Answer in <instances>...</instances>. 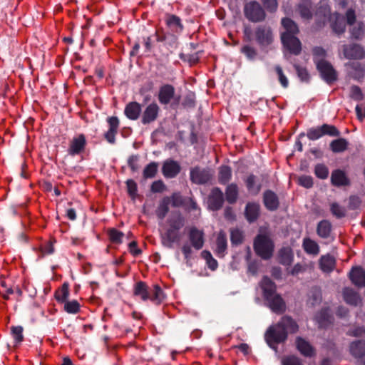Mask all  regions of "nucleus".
<instances>
[{
	"label": "nucleus",
	"mask_w": 365,
	"mask_h": 365,
	"mask_svg": "<svg viewBox=\"0 0 365 365\" xmlns=\"http://www.w3.org/2000/svg\"><path fill=\"white\" fill-rule=\"evenodd\" d=\"M298 330V325L289 317H284L275 325L270 327L265 333V340L269 346L283 342L288 334H293Z\"/></svg>",
	"instance_id": "f257e3e1"
},
{
	"label": "nucleus",
	"mask_w": 365,
	"mask_h": 365,
	"mask_svg": "<svg viewBox=\"0 0 365 365\" xmlns=\"http://www.w3.org/2000/svg\"><path fill=\"white\" fill-rule=\"evenodd\" d=\"M185 225V220L180 214L169 217L160 229V237L163 245L173 248L174 243H178L182 238L180 230Z\"/></svg>",
	"instance_id": "f03ea898"
},
{
	"label": "nucleus",
	"mask_w": 365,
	"mask_h": 365,
	"mask_svg": "<svg viewBox=\"0 0 365 365\" xmlns=\"http://www.w3.org/2000/svg\"><path fill=\"white\" fill-rule=\"evenodd\" d=\"M282 25L284 29L281 34L284 46L292 53L299 54L301 51V43L295 36L299 32L297 24L290 19L284 18L282 20Z\"/></svg>",
	"instance_id": "7ed1b4c3"
},
{
	"label": "nucleus",
	"mask_w": 365,
	"mask_h": 365,
	"mask_svg": "<svg viewBox=\"0 0 365 365\" xmlns=\"http://www.w3.org/2000/svg\"><path fill=\"white\" fill-rule=\"evenodd\" d=\"M316 16L322 20L323 24L326 21H329L331 27L336 34H342L345 31L346 24L343 16H339L337 13L331 14L329 6L324 1L321 2V6L316 12Z\"/></svg>",
	"instance_id": "20e7f679"
},
{
	"label": "nucleus",
	"mask_w": 365,
	"mask_h": 365,
	"mask_svg": "<svg viewBox=\"0 0 365 365\" xmlns=\"http://www.w3.org/2000/svg\"><path fill=\"white\" fill-rule=\"evenodd\" d=\"M254 248L257 255L264 259H268L272 256L274 244L269 236L259 234L255 237Z\"/></svg>",
	"instance_id": "39448f33"
},
{
	"label": "nucleus",
	"mask_w": 365,
	"mask_h": 365,
	"mask_svg": "<svg viewBox=\"0 0 365 365\" xmlns=\"http://www.w3.org/2000/svg\"><path fill=\"white\" fill-rule=\"evenodd\" d=\"M339 134V131L334 126L327 124H324L320 127L312 128L307 131V137L312 140H317L324 135L336 136Z\"/></svg>",
	"instance_id": "423d86ee"
},
{
	"label": "nucleus",
	"mask_w": 365,
	"mask_h": 365,
	"mask_svg": "<svg viewBox=\"0 0 365 365\" xmlns=\"http://www.w3.org/2000/svg\"><path fill=\"white\" fill-rule=\"evenodd\" d=\"M246 17L254 22L261 21L265 17V14L260 4L252 1L246 4L245 7Z\"/></svg>",
	"instance_id": "0eeeda50"
},
{
	"label": "nucleus",
	"mask_w": 365,
	"mask_h": 365,
	"mask_svg": "<svg viewBox=\"0 0 365 365\" xmlns=\"http://www.w3.org/2000/svg\"><path fill=\"white\" fill-rule=\"evenodd\" d=\"M255 35L257 43L263 47L270 45L274 39L270 27L267 26H258L255 31Z\"/></svg>",
	"instance_id": "6e6552de"
},
{
	"label": "nucleus",
	"mask_w": 365,
	"mask_h": 365,
	"mask_svg": "<svg viewBox=\"0 0 365 365\" xmlns=\"http://www.w3.org/2000/svg\"><path fill=\"white\" fill-rule=\"evenodd\" d=\"M86 145V136L83 134H78L71 140L68 153L72 156L79 155L84 151Z\"/></svg>",
	"instance_id": "1a4fd4ad"
},
{
	"label": "nucleus",
	"mask_w": 365,
	"mask_h": 365,
	"mask_svg": "<svg viewBox=\"0 0 365 365\" xmlns=\"http://www.w3.org/2000/svg\"><path fill=\"white\" fill-rule=\"evenodd\" d=\"M317 67L322 78L328 83L336 79V74L331 65L326 61H317Z\"/></svg>",
	"instance_id": "9d476101"
},
{
	"label": "nucleus",
	"mask_w": 365,
	"mask_h": 365,
	"mask_svg": "<svg viewBox=\"0 0 365 365\" xmlns=\"http://www.w3.org/2000/svg\"><path fill=\"white\" fill-rule=\"evenodd\" d=\"M212 176V174L207 169L195 167L190 170V180L196 184L206 183L211 179Z\"/></svg>",
	"instance_id": "9b49d317"
},
{
	"label": "nucleus",
	"mask_w": 365,
	"mask_h": 365,
	"mask_svg": "<svg viewBox=\"0 0 365 365\" xmlns=\"http://www.w3.org/2000/svg\"><path fill=\"white\" fill-rule=\"evenodd\" d=\"M343 53L345 58L349 59H362L365 56V51L358 44L343 46Z\"/></svg>",
	"instance_id": "f8f14e48"
},
{
	"label": "nucleus",
	"mask_w": 365,
	"mask_h": 365,
	"mask_svg": "<svg viewBox=\"0 0 365 365\" xmlns=\"http://www.w3.org/2000/svg\"><path fill=\"white\" fill-rule=\"evenodd\" d=\"M224 201L223 193L217 187L212 190L211 193L208 197V207L212 210H217L221 208Z\"/></svg>",
	"instance_id": "ddd939ff"
},
{
	"label": "nucleus",
	"mask_w": 365,
	"mask_h": 365,
	"mask_svg": "<svg viewBox=\"0 0 365 365\" xmlns=\"http://www.w3.org/2000/svg\"><path fill=\"white\" fill-rule=\"evenodd\" d=\"M189 240L193 248L199 250L204 245V232L196 227H191L189 231Z\"/></svg>",
	"instance_id": "4468645a"
},
{
	"label": "nucleus",
	"mask_w": 365,
	"mask_h": 365,
	"mask_svg": "<svg viewBox=\"0 0 365 365\" xmlns=\"http://www.w3.org/2000/svg\"><path fill=\"white\" fill-rule=\"evenodd\" d=\"M180 171V164L173 160H167L164 162L162 172L167 178H175Z\"/></svg>",
	"instance_id": "2eb2a0df"
},
{
	"label": "nucleus",
	"mask_w": 365,
	"mask_h": 365,
	"mask_svg": "<svg viewBox=\"0 0 365 365\" xmlns=\"http://www.w3.org/2000/svg\"><path fill=\"white\" fill-rule=\"evenodd\" d=\"M159 110V106L155 103L149 104L143 113L142 123L147 124L154 121L158 117Z\"/></svg>",
	"instance_id": "dca6fc26"
},
{
	"label": "nucleus",
	"mask_w": 365,
	"mask_h": 365,
	"mask_svg": "<svg viewBox=\"0 0 365 365\" xmlns=\"http://www.w3.org/2000/svg\"><path fill=\"white\" fill-rule=\"evenodd\" d=\"M349 278L356 286L359 287L365 286V271L361 267H354L349 273Z\"/></svg>",
	"instance_id": "f3484780"
},
{
	"label": "nucleus",
	"mask_w": 365,
	"mask_h": 365,
	"mask_svg": "<svg viewBox=\"0 0 365 365\" xmlns=\"http://www.w3.org/2000/svg\"><path fill=\"white\" fill-rule=\"evenodd\" d=\"M175 94V88L173 86L166 84L160 87L158 94V100L161 104H168L170 102Z\"/></svg>",
	"instance_id": "a211bd4d"
},
{
	"label": "nucleus",
	"mask_w": 365,
	"mask_h": 365,
	"mask_svg": "<svg viewBox=\"0 0 365 365\" xmlns=\"http://www.w3.org/2000/svg\"><path fill=\"white\" fill-rule=\"evenodd\" d=\"M331 182L333 185L337 187L346 186L350 183L346 173L341 170H335L331 173Z\"/></svg>",
	"instance_id": "6ab92c4d"
},
{
	"label": "nucleus",
	"mask_w": 365,
	"mask_h": 365,
	"mask_svg": "<svg viewBox=\"0 0 365 365\" xmlns=\"http://www.w3.org/2000/svg\"><path fill=\"white\" fill-rule=\"evenodd\" d=\"M265 299L268 302L269 307L273 312L281 313L284 310V302L279 294L275 293L270 298H265Z\"/></svg>",
	"instance_id": "aec40b11"
},
{
	"label": "nucleus",
	"mask_w": 365,
	"mask_h": 365,
	"mask_svg": "<svg viewBox=\"0 0 365 365\" xmlns=\"http://www.w3.org/2000/svg\"><path fill=\"white\" fill-rule=\"evenodd\" d=\"M297 348L299 351L306 357H311L314 355L315 351L312 345L305 339L298 337L296 340Z\"/></svg>",
	"instance_id": "412c9836"
},
{
	"label": "nucleus",
	"mask_w": 365,
	"mask_h": 365,
	"mask_svg": "<svg viewBox=\"0 0 365 365\" xmlns=\"http://www.w3.org/2000/svg\"><path fill=\"white\" fill-rule=\"evenodd\" d=\"M260 287L263 291L264 298H270V297L276 293V286L274 283L267 277H264L262 279Z\"/></svg>",
	"instance_id": "4be33fe9"
},
{
	"label": "nucleus",
	"mask_w": 365,
	"mask_h": 365,
	"mask_svg": "<svg viewBox=\"0 0 365 365\" xmlns=\"http://www.w3.org/2000/svg\"><path fill=\"white\" fill-rule=\"evenodd\" d=\"M227 237L224 232L220 231L216 240L215 252L218 257H223L227 250Z\"/></svg>",
	"instance_id": "5701e85b"
},
{
	"label": "nucleus",
	"mask_w": 365,
	"mask_h": 365,
	"mask_svg": "<svg viewBox=\"0 0 365 365\" xmlns=\"http://www.w3.org/2000/svg\"><path fill=\"white\" fill-rule=\"evenodd\" d=\"M124 112L129 119L136 120L141 112L140 105L137 102H131L126 106Z\"/></svg>",
	"instance_id": "b1692460"
},
{
	"label": "nucleus",
	"mask_w": 365,
	"mask_h": 365,
	"mask_svg": "<svg viewBox=\"0 0 365 365\" xmlns=\"http://www.w3.org/2000/svg\"><path fill=\"white\" fill-rule=\"evenodd\" d=\"M134 294L140 297L143 301L148 300L150 297V292L148 286L143 282H138L134 287Z\"/></svg>",
	"instance_id": "393cba45"
},
{
	"label": "nucleus",
	"mask_w": 365,
	"mask_h": 365,
	"mask_svg": "<svg viewBox=\"0 0 365 365\" xmlns=\"http://www.w3.org/2000/svg\"><path fill=\"white\" fill-rule=\"evenodd\" d=\"M302 247L308 255L316 256L319 253V247L313 240L306 237L303 240Z\"/></svg>",
	"instance_id": "a878e982"
},
{
	"label": "nucleus",
	"mask_w": 365,
	"mask_h": 365,
	"mask_svg": "<svg viewBox=\"0 0 365 365\" xmlns=\"http://www.w3.org/2000/svg\"><path fill=\"white\" fill-rule=\"evenodd\" d=\"M259 213V205L257 203L250 202L246 206L245 216L249 222L257 220Z\"/></svg>",
	"instance_id": "bb28decb"
},
{
	"label": "nucleus",
	"mask_w": 365,
	"mask_h": 365,
	"mask_svg": "<svg viewBox=\"0 0 365 365\" xmlns=\"http://www.w3.org/2000/svg\"><path fill=\"white\" fill-rule=\"evenodd\" d=\"M264 202L266 207L271 210L277 209L279 205L277 195L271 191H267L264 194Z\"/></svg>",
	"instance_id": "cd10ccee"
},
{
	"label": "nucleus",
	"mask_w": 365,
	"mask_h": 365,
	"mask_svg": "<svg viewBox=\"0 0 365 365\" xmlns=\"http://www.w3.org/2000/svg\"><path fill=\"white\" fill-rule=\"evenodd\" d=\"M351 354L356 357L360 358L365 355V341H356L350 345Z\"/></svg>",
	"instance_id": "c85d7f7f"
},
{
	"label": "nucleus",
	"mask_w": 365,
	"mask_h": 365,
	"mask_svg": "<svg viewBox=\"0 0 365 365\" xmlns=\"http://www.w3.org/2000/svg\"><path fill=\"white\" fill-rule=\"evenodd\" d=\"M167 25L174 31L178 32L182 30L180 19L173 14H168L165 19Z\"/></svg>",
	"instance_id": "c756f323"
},
{
	"label": "nucleus",
	"mask_w": 365,
	"mask_h": 365,
	"mask_svg": "<svg viewBox=\"0 0 365 365\" xmlns=\"http://www.w3.org/2000/svg\"><path fill=\"white\" fill-rule=\"evenodd\" d=\"M319 264L324 272H329L334 268L335 259L329 255H324L321 257Z\"/></svg>",
	"instance_id": "7c9ffc66"
},
{
	"label": "nucleus",
	"mask_w": 365,
	"mask_h": 365,
	"mask_svg": "<svg viewBox=\"0 0 365 365\" xmlns=\"http://www.w3.org/2000/svg\"><path fill=\"white\" fill-rule=\"evenodd\" d=\"M170 205V198L165 197L160 201L157 210L156 215L160 219H163L169 211V205Z\"/></svg>",
	"instance_id": "2f4dec72"
},
{
	"label": "nucleus",
	"mask_w": 365,
	"mask_h": 365,
	"mask_svg": "<svg viewBox=\"0 0 365 365\" xmlns=\"http://www.w3.org/2000/svg\"><path fill=\"white\" fill-rule=\"evenodd\" d=\"M245 183L248 191L251 194H257L260 190V184L257 182V178L253 175H250L247 178Z\"/></svg>",
	"instance_id": "473e14b6"
},
{
	"label": "nucleus",
	"mask_w": 365,
	"mask_h": 365,
	"mask_svg": "<svg viewBox=\"0 0 365 365\" xmlns=\"http://www.w3.org/2000/svg\"><path fill=\"white\" fill-rule=\"evenodd\" d=\"M344 298L346 303L351 305H356L360 302L359 294L351 288L344 289Z\"/></svg>",
	"instance_id": "72a5a7b5"
},
{
	"label": "nucleus",
	"mask_w": 365,
	"mask_h": 365,
	"mask_svg": "<svg viewBox=\"0 0 365 365\" xmlns=\"http://www.w3.org/2000/svg\"><path fill=\"white\" fill-rule=\"evenodd\" d=\"M348 145V141L344 138H338L331 141L330 148L334 153H341L347 149Z\"/></svg>",
	"instance_id": "f704fd0d"
},
{
	"label": "nucleus",
	"mask_w": 365,
	"mask_h": 365,
	"mask_svg": "<svg viewBox=\"0 0 365 365\" xmlns=\"http://www.w3.org/2000/svg\"><path fill=\"white\" fill-rule=\"evenodd\" d=\"M331 317L328 309L322 310L315 317V319L320 327H325L328 324L331 323Z\"/></svg>",
	"instance_id": "c9c22d12"
},
{
	"label": "nucleus",
	"mask_w": 365,
	"mask_h": 365,
	"mask_svg": "<svg viewBox=\"0 0 365 365\" xmlns=\"http://www.w3.org/2000/svg\"><path fill=\"white\" fill-rule=\"evenodd\" d=\"M279 259L280 263L289 264L293 259V253L289 247H283L279 250Z\"/></svg>",
	"instance_id": "e433bc0d"
},
{
	"label": "nucleus",
	"mask_w": 365,
	"mask_h": 365,
	"mask_svg": "<svg viewBox=\"0 0 365 365\" xmlns=\"http://www.w3.org/2000/svg\"><path fill=\"white\" fill-rule=\"evenodd\" d=\"M330 232L331 224L329 221L322 220L318 224L317 232L319 237L327 238L329 237Z\"/></svg>",
	"instance_id": "4c0bfd02"
},
{
	"label": "nucleus",
	"mask_w": 365,
	"mask_h": 365,
	"mask_svg": "<svg viewBox=\"0 0 365 365\" xmlns=\"http://www.w3.org/2000/svg\"><path fill=\"white\" fill-rule=\"evenodd\" d=\"M226 200L230 203H234L238 196V187L235 184H230L227 187L225 191Z\"/></svg>",
	"instance_id": "58836bf2"
},
{
	"label": "nucleus",
	"mask_w": 365,
	"mask_h": 365,
	"mask_svg": "<svg viewBox=\"0 0 365 365\" xmlns=\"http://www.w3.org/2000/svg\"><path fill=\"white\" fill-rule=\"evenodd\" d=\"M232 177L231 168L227 165H223L219 170V182L222 184L227 183Z\"/></svg>",
	"instance_id": "ea45409f"
},
{
	"label": "nucleus",
	"mask_w": 365,
	"mask_h": 365,
	"mask_svg": "<svg viewBox=\"0 0 365 365\" xmlns=\"http://www.w3.org/2000/svg\"><path fill=\"white\" fill-rule=\"evenodd\" d=\"M150 297L149 299L155 303L159 304L164 298L163 292L158 285H154L152 289H150Z\"/></svg>",
	"instance_id": "a19ab883"
},
{
	"label": "nucleus",
	"mask_w": 365,
	"mask_h": 365,
	"mask_svg": "<svg viewBox=\"0 0 365 365\" xmlns=\"http://www.w3.org/2000/svg\"><path fill=\"white\" fill-rule=\"evenodd\" d=\"M311 3L308 0L304 1L299 5V11L301 16L305 19H309L312 14L310 11Z\"/></svg>",
	"instance_id": "79ce46f5"
},
{
	"label": "nucleus",
	"mask_w": 365,
	"mask_h": 365,
	"mask_svg": "<svg viewBox=\"0 0 365 365\" xmlns=\"http://www.w3.org/2000/svg\"><path fill=\"white\" fill-rule=\"evenodd\" d=\"M69 297V289L67 284H63L61 288L55 294L56 300L59 302L64 303Z\"/></svg>",
	"instance_id": "37998d69"
},
{
	"label": "nucleus",
	"mask_w": 365,
	"mask_h": 365,
	"mask_svg": "<svg viewBox=\"0 0 365 365\" xmlns=\"http://www.w3.org/2000/svg\"><path fill=\"white\" fill-rule=\"evenodd\" d=\"M110 240L115 244H120L123 242L124 234L118 230L113 228L108 230Z\"/></svg>",
	"instance_id": "c03bdc74"
},
{
	"label": "nucleus",
	"mask_w": 365,
	"mask_h": 365,
	"mask_svg": "<svg viewBox=\"0 0 365 365\" xmlns=\"http://www.w3.org/2000/svg\"><path fill=\"white\" fill-rule=\"evenodd\" d=\"M201 255L206 260L208 267L212 270H215L217 267V262L215 259L209 251L204 250Z\"/></svg>",
	"instance_id": "a18cd8bd"
},
{
	"label": "nucleus",
	"mask_w": 365,
	"mask_h": 365,
	"mask_svg": "<svg viewBox=\"0 0 365 365\" xmlns=\"http://www.w3.org/2000/svg\"><path fill=\"white\" fill-rule=\"evenodd\" d=\"M64 309L67 313L76 314L80 310V304L76 300H67L64 302Z\"/></svg>",
	"instance_id": "49530a36"
},
{
	"label": "nucleus",
	"mask_w": 365,
	"mask_h": 365,
	"mask_svg": "<svg viewBox=\"0 0 365 365\" xmlns=\"http://www.w3.org/2000/svg\"><path fill=\"white\" fill-rule=\"evenodd\" d=\"M158 170V164L155 162L149 163L143 170L145 178H152L155 177Z\"/></svg>",
	"instance_id": "de8ad7c7"
},
{
	"label": "nucleus",
	"mask_w": 365,
	"mask_h": 365,
	"mask_svg": "<svg viewBox=\"0 0 365 365\" xmlns=\"http://www.w3.org/2000/svg\"><path fill=\"white\" fill-rule=\"evenodd\" d=\"M364 30V25L361 22H358L351 30V36L356 39H359L363 36Z\"/></svg>",
	"instance_id": "09e8293b"
},
{
	"label": "nucleus",
	"mask_w": 365,
	"mask_h": 365,
	"mask_svg": "<svg viewBox=\"0 0 365 365\" xmlns=\"http://www.w3.org/2000/svg\"><path fill=\"white\" fill-rule=\"evenodd\" d=\"M170 198V205L174 207H179L185 205L186 198H184L178 193H174Z\"/></svg>",
	"instance_id": "8fccbe9b"
},
{
	"label": "nucleus",
	"mask_w": 365,
	"mask_h": 365,
	"mask_svg": "<svg viewBox=\"0 0 365 365\" xmlns=\"http://www.w3.org/2000/svg\"><path fill=\"white\" fill-rule=\"evenodd\" d=\"M315 175L321 179H326L329 175L327 167L323 164H318L314 168Z\"/></svg>",
	"instance_id": "3c124183"
},
{
	"label": "nucleus",
	"mask_w": 365,
	"mask_h": 365,
	"mask_svg": "<svg viewBox=\"0 0 365 365\" xmlns=\"http://www.w3.org/2000/svg\"><path fill=\"white\" fill-rule=\"evenodd\" d=\"M353 70H354V77L361 78L364 77L365 73V66L359 63H351L349 64Z\"/></svg>",
	"instance_id": "603ef678"
},
{
	"label": "nucleus",
	"mask_w": 365,
	"mask_h": 365,
	"mask_svg": "<svg viewBox=\"0 0 365 365\" xmlns=\"http://www.w3.org/2000/svg\"><path fill=\"white\" fill-rule=\"evenodd\" d=\"M11 334L16 344L21 342L24 339L22 327H12Z\"/></svg>",
	"instance_id": "864d4df0"
},
{
	"label": "nucleus",
	"mask_w": 365,
	"mask_h": 365,
	"mask_svg": "<svg viewBox=\"0 0 365 365\" xmlns=\"http://www.w3.org/2000/svg\"><path fill=\"white\" fill-rule=\"evenodd\" d=\"M331 213L338 218L345 216L346 214L345 208L335 202L331 205Z\"/></svg>",
	"instance_id": "5fc2aeb1"
},
{
	"label": "nucleus",
	"mask_w": 365,
	"mask_h": 365,
	"mask_svg": "<svg viewBox=\"0 0 365 365\" xmlns=\"http://www.w3.org/2000/svg\"><path fill=\"white\" fill-rule=\"evenodd\" d=\"M275 71L278 76L279 81L284 88H287L289 85V81L283 73L282 68L279 66H276Z\"/></svg>",
	"instance_id": "6e6d98bb"
},
{
	"label": "nucleus",
	"mask_w": 365,
	"mask_h": 365,
	"mask_svg": "<svg viewBox=\"0 0 365 365\" xmlns=\"http://www.w3.org/2000/svg\"><path fill=\"white\" fill-rule=\"evenodd\" d=\"M282 365H302L301 360L294 356H288L283 358Z\"/></svg>",
	"instance_id": "4d7b16f0"
},
{
	"label": "nucleus",
	"mask_w": 365,
	"mask_h": 365,
	"mask_svg": "<svg viewBox=\"0 0 365 365\" xmlns=\"http://www.w3.org/2000/svg\"><path fill=\"white\" fill-rule=\"evenodd\" d=\"M350 97L355 101H361L363 98V93L359 87L353 86L350 89Z\"/></svg>",
	"instance_id": "13d9d810"
},
{
	"label": "nucleus",
	"mask_w": 365,
	"mask_h": 365,
	"mask_svg": "<svg viewBox=\"0 0 365 365\" xmlns=\"http://www.w3.org/2000/svg\"><path fill=\"white\" fill-rule=\"evenodd\" d=\"M241 51L250 60H253L257 56L256 50L250 46H243Z\"/></svg>",
	"instance_id": "bf43d9fd"
},
{
	"label": "nucleus",
	"mask_w": 365,
	"mask_h": 365,
	"mask_svg": "<svg viewBox=\"0 0 365 365\" xmlns=\"http://www.w3.org/2000/svg\"><path fill=\"white\" fill-rule=\"evenodd\" d=\"M313 54L314 56V61L317 64V61H324V58L326 56V51L321 47H316L313 50Z\"/></svg>",
	"instance_id": "052dcab7"
},
{
	"label": "nucleus",
	"mask_w": 365,
	"mask_h": 365,
	"mask_svg": "<svg viewBox=\"0 0 365 365\" xmlns=\"http://www.w3.org/2000/svg\"><path fill=\"white\" fill-rule=\"evenodd\" d=\"M243 239L242 232L236 229L231 231V241L233 244L241 243Z\"/></svg>",
	"instance_id": "680f3d73"
},
{
	"label": "nucleus",
	"mask_w": 365,
	"mask_h": 365,
	"mask_svg": "<svg viewBox=\"0 0 365 365\" xmlns=\"http://www.w3.org/2000/svg\"><path fill=\"white\" fill-rule=\"evenodd\" d=\"M298 182L299 185L307 188H309L313 185L312 178L307 175H303L299 177L298 179Z\"/></svg>",
	"instance_id": "e2e57ef3"
},
{
	"label": "nucleus",
	"mask_w": 365,
	"mask_h": 365,
	"mask_svg": "<svg viewBox=\"0 0 365 365\" xmlns=\"http://www.w3.org/2000/svg\"><path fill=\"white\" fill-rule=\"evenodd\" d=\"M127 189L129 195L134 197L137 193V184L133 180H128L126 182Z\"/></svg>",
	"instance_id": "0e129e2a"
},
{
	"label": "nucleus",
	"mask_w": 365,
	"mask_h": 365,
	"mask_svg": "<svg viewBox=\"0 0 365 365\" xmlns=\"http://www.w3.org/2000/svg\"><path fill=\"white\" fill-rule=\"evenodd\" d=\"M184 207L188 211L199 210L197 203L192 198H186Z\"/></svg>",
	"instance_id": "69168bd1"
},
{
	"label": "nucleus",
	"mask_w": 365,
	"mask_h": 365,
	"mask_svg": "<svg viewBox=\"0 0 365 365\" xmlns=\"http://www.w3.org/2000/svg\"><path fill=\"white\" fill-rule=\"evenodd\" d=\"M109 129L118 131L119 120L117 117H110L108 118Z\"/></svg>",
	"instance_id": "338daca9"
},
{
	"label": "nucleus",
	"mask_w": 365,
	"mask_h": 365,
	"mask_svg": "<svg viewBox=\"0 0 365 365\" xmlns=\"http://www.w3.org/2000/svg\"><path fill=\"white\" fill-rule=\"evenodd\" d=\"M128 250L133 256H138L141 253V250L138 248L137 242L135 241H133L129 243Z\"/></svg>",
	"instance_id": "774afa93"
}]
</instances>
